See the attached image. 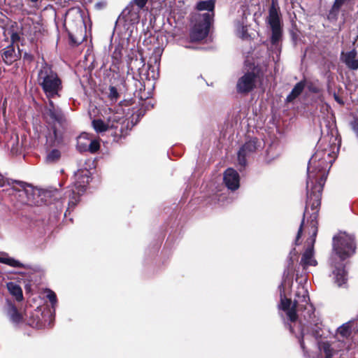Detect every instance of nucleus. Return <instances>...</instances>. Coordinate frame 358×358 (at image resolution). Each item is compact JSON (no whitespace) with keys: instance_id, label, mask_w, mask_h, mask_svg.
<instances>
[{"instance_id":"obj_1","label":"nucleus","mask_w":358,"mask_h":358,"mask_svg":"<svg viewBox=\"0 0 358 358\" xmlns=\"http://www.w3.org/2000/svg\"><path fill=\"white\" fill-rule=\"evenodd\" d=\"M330 157V153L323 150L317 151L310 159L308 166L307 179V201L304 215L308 212L309 206L313 210L311 215L312 220L310 225V233L312 234L309 239V245L302 255L300 262L303 268L308 266H315L317 261L313 256V245L315 236L317 233V222L316 221L317 208L320 206V198L323 187L331 166V160L327 161V157Z\"/></svg>"},{"instance_id":"obj_2","label":"nucleus","mask_w":358,"mask_h":358,"mask_svg":"<svg viewBox=\"0 0 358 358\" xmlns=\"http://www.w3.org/2000/svg\"><path fill=\"white\" fill-rule=\"evenodd\" d=\"M286 280H285L280 286V308L286 312V315L289 318L291 323H294V326L290 324L289 329L293 334H295L299 337L301 347L304 349V343L302 338H300L295 330V325L297 324V314L296 312L300 310H307L308 313L313 311V306L309 303L310 299L308 293V289L303 285H299L294 299V303L290 308L291 301L285 297V285Z\"/></svg>"},{"instance_id":"obj_3","label":"nucleus","mask_w":358,"mask_h":358,"mask_svg":"<svg viewBox=\"0 0 358 358\" xmlns=\"http://www.w3.org/2000/svg\"><path fill=\"white\" fill-rule=\"evenodd\" d=\"M37 83L48 99L59 96L62 89V81L50 66L44 64L38 71Z\"/></svg>"},{"instance_id":"obj_4","label":"nucleus","mask_w":358,"mask_h":358,"mask_svg":"<svg viewBox=\"0 0 358 358\" xmlns=\"http://www.w3.org/2000/svg\"><path fill=\"white\" fill-rule=\"evenodd\" d=\"M266 22L271 30V43L278 45L282 36V15L278 0H271Z\"/></svg>"},{"instance_id":"obj_5","label":"nucleus","mask_w":358,"mask_h":358,"mask_svg":"<svg viewBox=\"0 0 358 358\" xmlns=\"http://www.w3.org/2000/svg\"><path fill=\"white\" fill-rule=\"evenodd\" d=\"M333 248L336 254L344 260L355 252L354 237L345 233H341L334 238Z\"/></svg>"},{"instance_id":"obj_6","label":"nucleus","mask_w":358,"mask_h":358,"mask_svg":"<svg viewBox=\"0 0 358 358\" xmlns=\"http://www.w3.org/2000/svg\"><path fill=\"white\" fill-rule=\"evenodd\" d=\"M212 20L213 14L203 13L195 15V24L190 32L192 41H197L205 38L208 34Z\"/></svg>"},{"instance_id":"obj_7","label":"nucleus","mask_w":358,"mask_h":358,"mask_svg":"<svg viewBox=\"0 0 358 358\" xmlns=\"http://www.w3.org/2000/svg\"><path fill=\"white\" fill-rule=\"evenodd\" d=\"M3 35L5 41L8 42L10 39L11 44L8 45L3 50L2 59L6 64L10 65L17 59V57L15 52L13 44L17 43L20 41V37L13 26L5 29Z\"/></svg>"},{"instance_id":"obj_8","label":"nucleus","mask_w":358,"mask_h":358,"mask_svg":"<svg viewBox=\"0 0 358 358\" xmlns=\"http://www.w3.org/2000/svg\"><path fill=\"white\" fill-rule=\"evenodd\" d=\"M75 178L74 189H72L71 194H69V205L71 207L75 206L79 201L80 194L85 191L86 186L90 180L89 171L87 170L78 171L75 174Z\"/></svg>"},{"instance_id":"obj_9","label":"nucleus","mask_w":358,"mask_h":358,"mask_svg":"<svg viewBox=\"0 0 358 358\" xmlns=\"http://www.w3.org/2000/svg\"><path fill=\"white\" fill-rule=\"evenodd\" d=\"M258 77L255 72L244 73L237 81V91L241 94H246L252 91L257 85Z\"/></svg>"},{"instance_id":"obj_10","label":"nucleus","mask_w":358,"mask_h":358,"mask_svg":"<svg viewBox=\"0 0 358 358\" xmlns=\"http://www.w3.org/2000/svg\"><path fill=\"white\" fill-rule=\"evenodd\" d=\"M14 184H17L20 185V187L22 188V190H19L22 192L23 194H26L27 196V201H25V203H31L32 202L31 201V196L33 193L32 188L29 186L27 183L19 181V180H9L8 179H5L2 175L0 174V187H5L6 185L12 187V188L14 190H17L15 187H14Z\"/></svg>"},{"instance_id":"obj_11","label":"nucleus","mask_w":358,"mask_h":358,"mask_svg":"<svg viewBox=\"0 0 358 358\" xmlns=\"http://www.w3.org/2000/svg\"><path fill=\"white\" fill-rule=\"evenodd\" d=\"M141 10L136 9L133 4H129L122 12L120 17L124 20L126 23L135 24L138 23L140 20Z\"/></svg>"},{"instance_id":"obj_12","label":"nucleus","mask_w":358,"mask_h":358,"mask_svg":"<svg viewBox=\"0 0 358 358\" xmlns=\"http://www.w3.org/2000/svg\"><path fill=\"white\" fill-rule=\"evenodd\" d=\"M239 175L234 169L229 168L224 173V182L228 189L236 190L239 187Z\"/></svg>"},{"instance_id":"obj_13","label":"nucleus","mask_w":358,"mask_h":358,"mask_svg":"<svg viewBox=\"0 0 358 358\" xmlns=\"http://www.w3.org/2000/svg\"><path fill=\"white\" fill-rule=\"evenodd\" d=\"M257 149L256 141L251 140L246 142L240 149L238 153V160L240 165L244 166L246 164L245 157L248 155L254 152Z\"/></svg>"},{"instance_id":"obj_14","label":"nucleus","mask_w":358,"mask_h":358,"mask_svg":"<svg viewBox=\"0 0 358 358\" xmlns=\"http://www.w3.org/2000/svg\"><path fill=\"white\" fill-rule=\"evenodd\" d=\"M341 58L348 69L351 70L358 69L357 52L355 49L347 52H342Z\"/></svg>"},{"instance_id":"obj_15","label":"nucleus","mask_w":358,"mask_h":358,"mask_svg":"<svg viewBox=\"0 0 358 358\" xmlns=\"http://www.w3.org/2000/svg\"><path fill=\"white\" fill-rule=\"evenodd\" d=\"M46 114L52 121L62 124L64 121V115L60 108L57 107L53 101L49 99L48 103L46 106Z\"/></svg>"},{"instance_id":"obj_16","label":"nucleus","mask_w":358,"mask_h":358,"mask_svg":"<svg viewBox=\"0 0 358 358\" xmlns=\"http://www.w3.org/2000/svg\"><path fill=\"white\" fill-rule=\"evenodd\" d=\"M117 121L118 120L116 117L112 118L111 117H108L106 123L101 119L94 120L92 123L93 128L96 132H104L109 128L113 127V122Z\"/></svg>"},{"instance_id":"obj_17","label":"nucleus","mask_w":358,"mask_h":358,"mask_svg":"<svg viewBox=\"0 0 358 358\" xmlns=\"http://www.w3.org/2000/svg\"><path fill=\"white\" fill-rule=\"evenodd\" d=\"M0 263L8 265L14 268H27V266L18 260L10 257L7 253H2L0 255Z\"/></svg>"},{"instance_id":"obj_18","label":"nucleus","mask_w":358,"mask_h":358,"mask_svg":"<svg viewBox=\"0 0 358 358\" xmlns=\"http://www.w3.org/2000/svg\"><path fill=\"white\" fill-rule=\"evenodd\" d=\"M90 136L87 133L81 134L77 138V148L80 152L88 150Z\"/></svg>"},{"instance_id":"obj_19","label":"nucleus","mask_w":358,"mask_h":358,"mask_svg":"<svg viewBox=\"0 0 358 358\" xmlns=\"http://www.w3.org/2000/svg\"><path fill=\"white\" fill-rule=\"evenodd\" d=\"M333 273L335 276L336 282L339 286L345 282L346 273L343 264H340L338 266L335 267Z\"/></svg>"},{"instance_id":"obj_20","label":"nucleus","mask_w":358,"mask_h":358,"mask_svg":"<svg viewBox=\"0 0 358 358\" xmlns=\"http://www.w3.org/2000/svg\"><path fill=\"white\" fill-rule=\"evenodd\" d=\"M246 22V17L244 15L242 17L241 21H238L236 24V34L243 38L248 37V28L245 24Z\"/></svg>"},{"instance_id":"obj_21","label":"nucleus","mask_w":358,"mask_h":358,"mask_svg":"<svg viewBox=\"0 0 358 358\" xmlns=\"http://www.w3.org/2000/svg\"><path fill=\"white\" fill-rule=\"evenodd\" d=\"M196 8L199 10H207V13L213 14L214 15L213 10L215 8L214 0L201 1L196 3Z\"/></svg>"},{"instance_id":"obj_22","label":"nucleus","mask_w":358,"mask_h":358,"mask_svg":"<svg viewBox=\"0 0 358 358\" xmlns=\"http://www.w3.org/2000/svg\"><path fill=\"white\" fill-rule=\"evenodd\" d=\"M305 88V82L301 81L298 83L292 89L290 94L287 97V101L288 102L292 101L294 99H295L299 95L301 94V93L303 92V90Z\"/></svg>"},{"instance_id":"obj_23","label":"nucleus","mask_w":358,"mask_h":358,"mask_svg":"<svg viewBox=\"0 0 358 358\" xmlns=\"http://www.w3.org/2000/svg\"><path fill=\"white\" fill-rule=\"evenodd\" d=\"M7 288L10 293L15 296L17 301H21L23 298L21 287L15 282H10L7 284Z\"/></svg>"},{"instance_id":"obj_24","label":"nucleus","mask_w":358,"mask_h":358,"mask_svg":"<svg viewBox=\"0 0 358 358\" xmlns=\"http://www.w3.org/2000/svg\"><path fill=\"white\" fill-rule=\"evenodd\" d=\"M61 158V152L57 149H52L47 152L45 161L47 164L57 162Z\"/></svg>"},{"instance_id":"obj_25","label":"nucleus","mask_w":358,"mask_h":358,"mask_svg":"<svg viewBox=\"0 0 358 358\" xmlns=\"http://www.w3.org/2000/svg\"><path fill=\"white\" fill-rule=\"evenodd\" d=\"M8 315L10 319L15 323H18L22 320V315L17 312L16 308L12 305L8 304Z\"/></svg>"},{"instance_id":"obj_26","label":"nucleus","mask_w":358,"mask_h":358,"mask_svg":"<svg viewBox=\"0 0 358 358\" xmlns=\"http://www.w3.org/2000/svg\"><path fill=\"white\" fill-rule=\"evenodd\" d=\"M320 348L325 354V358H332L336 353L335 350L328 343H322Z\"/></svg>"},{"instance_id":"obj_27","label":"nucleus","mask_w":358,"mask_h":358,"mask_svg":"<svg viewBox=\"0 0 358 358\" xmlns=\"http://www.w3.org/2000/svg\"><path fill=\"white\" fill-rule=\"evenodd\" d=\"M108 97L112 101H116L119 98V93L115 87L110 86L109 87Z\"/></svg>"},{"instance_id":"obj_28","label":"nucleus","mask_w":358,"mask_h":358,"mask_svg":"<svg viewBox=\"0 0 358 358\" xmlns=\"http://www.w3.org/2000/svg\"><path fill=\"white\" fill-rule=\"evenodd\" d=\"M338 333L343 337H348L350 334V328L348 324H345L338 328Z\"/></svg>"},{"instance_id":"obj_29","label":"nucleus","mask_w":358,"mask_h":358,"mask_svg":"<svg viewBox=\"0 0 358 358\" xmlns=\"http://www.w3.org/2000/svg\"><path fill=\"white\" fill-rule=\"evenodd\" d=\"M148 0H133L129 4L134 5L136 9L141 10L146 5Z\"/></svg>"},{"instance_id":"obj_30","label":"nucleus","mask_w":358,"mask_h":358,"mask_svg":"<svg viewBox=\"0 0 358 358\" xmlns=\"http://www.w3.org/2000/svg\"><path fill=\"white\" fill-rule=\"evenodd\" d=\"M99 141L90 138V143H89V148L87 151L94 153L99 149Z\"/></svg>"},{"instance_id":"obj_31","label":"nucleus","mask_w":358,"mask_h":358,"mask_svg":"<svg viewBox=\"0 0 358 358\" xmlns=\"http://www.w3.org/2000/svg\"><path fill=\"white\" fill-rule=\"evenodd\" d=\"M46 293H47V294H46L47 298L49 299L50 302L52 303V307H54V306L57 303V297H56L55 293L50 289H47Z\"/></svg>"},{"instance_id":"obj_32","label":"nucleus","mask_w":358,"mask_h":358,"mask_svg":"<svg viewBox=\"0 0 358 358\" xmlns=\"http://www.w3.org/2000/svg\"><path fill=\"white\" fill-rule=\"evenodd\" d=\"M303 220L302 221L301 224V226L299 229V231H298V233H297V235H296V240H295V245H299V243H298L299 238H301V233H302V229H303Z\"/></svg>"},{"instance_id":"obj_33","label":"nucleus","mask_w":358,"mask_h":358,"mask_svg":"<svg viewBox=\"0 0 358 358\" xmlns=\"http://www.w3.org/2000/svg\"><path fill=\"white\" fill-rule=\"evenodd\" d=\"M53 137H52L51 136L48 137V141H50L51 142H55V141H57L58 137L56 132V129L55 128H53Z\"/></svg>"},{"instance_id":"obj_34","label":"nucleus","mask_w":358,"mask_h":358,"mask_svg":"<svg viewBox=\"0 0 358 358\" xmlns=\"http://www.w3.org/2000/svg\"><path fill=\"white\" fill-rule=\"evenodd\" d=\"M352 129L358 134V122L354 121L352 122Z\"/></svg>"},{"instance_id":"obj_35","label":"nucleus","mask_w":358,"mask_h":358,"mask_svg":"<svg viewBox=\"0 0 358 358\" xmlns=\"http://www.w3.org/2000/svg\"><path fill=\"white\" fill-rule=\"evenodd\" d=\"M29 324L31 326H32L33 327H36V328H40L41 327V325L39 324V322L38 321H33V322H29Z\"/></svg>"},{"instance_id":"obj_36","label":"nucleus","mask_w":358,"mask_h":358,"mask_svg":"<svg viewBox=\"0 0 358 358\" xmlns=\"http://www.w3.org/2000/svg\"><path fill=\"white\" fill-rule=\"evenodd\" d=\"M297 329H298V331H299V334H300V336H303V329H301V324H298Z\"/></svg>"},{"instance_id":"obj_37","label":"nucleus","mask_w":358,"mask_h":358,"mask_svg":"<svg viewBox=\"0 0 358 358\" xmlns=\"http://www.w3.org/2000/svg\"><path fill=\"white\" fill-rule=\"evenodd\" d=\"M79 18H80V22H82V19H81L82 17H81V15H79Z\"/></svg>"}]
</instances>
